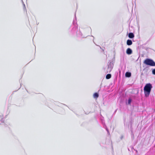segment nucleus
<instances>
[{"mask_svg": "<svg viewBox=\"0 0 155 155\" xmlns=\"http://www.w3.org/2000/svg\"><path fill=\"white\" fill-rule=\"evenodd\" d=\"M128 37L130 38H133L134 37V34L132 33H130L128 35Z\"/></svg>", "mask_w": 155, "mask_h": 155, "instance_id": "nucleus-5", "label": "nucleus"}, {"mask_svg": "<svg viewBox=\"0 0 155 155\" xmlns=\"http://www.w3.org/2000/svg\"><path fill=\"white\" fill-rule=\"evenodd\" d=\"M131 74L130 72H127L125 74V76L126 77H130L131 76Z\"/></svg>", "mask_w": 155, "mask_h": 155, "instance_id": "nucleus-8", "label": "nucleus"}, {"mask_svg": "<svg viewBox=\"0 0 155 155\" xmlns=\"http://www.w3.org/2000/svg\"><path fill=\"white\" fill-rule=\"evenodd\" d=\"M98 96V94L97 93H95L93 95L94 97V98H97Z\"/></svg>", "mask_w": 155, "mask_h": 155, "instance_id": "nucleus-9", "label": "nucleus"}, {"mask_svg": "<svg viewBox=\"0 0 155 155\" xmlns=\"http://www.w3.org/2000/svg\"><path fill=\"white\" fill-rule=\"evenodd\" d=\"M152 88V85L150 83L147 84L145 85L144 88V91L146 97L149 96Z\"/></svg>", "mask_w": 155, "mask_h": 155, "instance_id": "nucleus-1", "label": "nucleus"}, {"mask_svg": "<svg viewBox=\"0 0 155 155\" xmlns=\"http://www.w3.org/2000/svg\"><path fill=\"white\" fill-rule=\"evenodd\" d=\"M75 19H76V18L75 17ZM75 22H76V19H74L73 21V24L74 25V26H75V27L74 28V29H75V30H76L77 29L78 27L77 26V25L75 24Z\"/></svg>", "mask_w": 155, "mask_h": 155, "instance_id": "nucleus-6", "label": "nucleus"}, {"mask_svg": "<svg viewBox=\"0 0 155 155\" xmlns=\"http://www.w3.org/2000/svg\"><path fill=\"white\" fill-rule=\"evenodd\" d=\"M107 131H108V130H107Z\"/></svg>", "mask_w": 155, "mask_h": 155, "instance_id": "nucleus-13", "label": "nucleus"}, {"mask_svg": "<svg viewBox=\"0 0 155 155\" xmlns=\"http://www.w3.org/2000/svg\"><path fill=\"white\" fill-rule=\"evenodd\" d=\"M152 72L153 74L155 75V69L152 70Z\"/></svg>", "mask_w": 155, "mask_h": 155, "instance_id": "nucleus-12", "label": "nucleus"}, {"mask_svg": "<svg viewBox=\"0 0 155 155\" xmlns=\"http://www.w3.org/2000/svg\"><path fill=\"white\" fill-rule=\"evenodd\" d=\"M111 75L110 74H108L106 76V78L107 79H109L111 78Z\"/></svg>", "mask_w": 155, "mask_h": 155, "instance_id": "nucleus-10", "label": "nucleus"}, {"mask_svg": "<svg viewBox=\"0 0 155 155\" xmlns=\"http://www.w3.org/2000/svg\"><path fill=\"white\" fill-rule=\"evenodd\" d=\"M131 101V100L130 98H129L128 100V104H130Z\"/></svg>", "mask_w": 155, "mask_h": 155, "instance_id": "nucleus-11", "label": "nucleus"}, {"mask_svg": "<svg viewBox=\"0 0 155 155\" xmlns=\"http://www.w3.org/2000/svg\"><path fill=\"white\" fill-rule=\"evenodd\" d=\"M127 45H130L132 44V42L131 40H128L127 41Z\"/></svg>", "mask_w": 155, "mask_h": 155, "instance_id": "nucleus-7", "label": "nucleus"}, {"mask_svg": "<svg viewBox=\"0 0 155 155\" xmlns=\"http://www.w3.org/2000/svg\"><path fill=\"white\" fill-rule=\"evenodd\" d=\"M132 50L130 48H128L126 51V53L128 54H130L132 53Z\"/></svg>", "mask_w": 155, "mask_h": 155, "instance_id": "nucleus-4", "label": "nucleus"}, {"mask_svg": "<svg viewBox=\"0 0 155 155\" xmlns=\"http://www.w3.org/2000/svg\"><path fill=\"white\" fill-rule=\"evenodd\" d=\"M113 67V66L112 64H111L110 63L108 65V68L107 69V72H110L111 71Z\"/></svg>", "mask_w": 155, "mask_h": 155, "instance_id": "nucleus-3", "label": "nucleus"}, {"mask_svg": "<svg viewBox=\"0 0 155 155\" xmlns=\"http://www.w3.org/2000/svg\"><path fill=\"white\" fill-rule=\"evenodd\" d=\"M143 63L148 65L150 66H155V62L153 60L150 59H147L145 60Z\"/></svg>", "mask_w": 155, "mask_h": 155, "instance_id": "nucleus-2", "label": "nucleus"}]
</instances>
